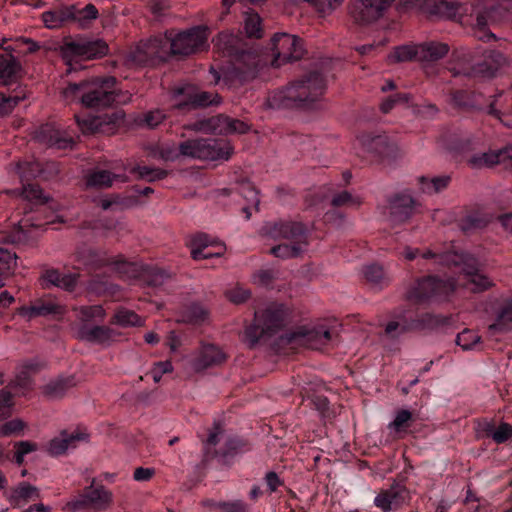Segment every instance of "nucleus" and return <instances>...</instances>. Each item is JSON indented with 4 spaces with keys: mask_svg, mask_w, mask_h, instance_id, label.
I'll list each match as a JSON object with an SVG mask.
<instances>
[{
    "mask_svg": "<svg viewBox=\"0 0 512 512\" xmlns=\"http://www.w3.org/2000/svg\"><path fill=\"white\" fill-rule=\"evenodd\" d=\"M83 43V60H93L106 56L109 52L108 44L102 39L86 40Z\"/></svg>",
    "mask_w": 512,
    "mask_h": 512,
    "instance_id": "nucleus-36",
    "label": "nucleus"
},
{
    "mask_svg": "<svg viewBox=\"0 0 512 512\" xmlns=\"http://www.w3.org/2000/svg\"><path fill=\"white\" fill-rule=\"evenodd\" d=\"M506 63L504 55L495 50L486 52L483 59L475 63L469 70L463 71L465 75L474 77H492Z\"/></svg>",
    "mask_w": 512,
    "mask_h": 512,
    "instance_id": "nucleus-20",
    "label": "nucleus"
},
{
    "mask_svg": "<svg viewBox=\"0 0 512 512\" xmlns=\"http://www.w3.org/2000/svg\"><path fill=\"white\" fill-rule=\"evenodd\" d=\"M237 191L255 211H258L260 202L258 198V191L251 181L247 179L237 181Z\"/></svg>",
    "mask_w": 512,
    "mask_h": 512,
    "instance_id": "nucleus-42",
    "label": "nucleus"
},
{
    "mask_svg": "<svg viewBox=\"0 0 512 512\" xmlns=\"http://www.w3.org/2000/svg\"><path fill=\"white\" fill-rule=\"evenodd\" d=\"M360 143L364 152H367L374 157H389L396 151V145L390 142L386 135H362Z\"/></svg>",
    "mask_w": 512,
    "mask_h": 512,
    "instance_id": "nucleus-23",
    "label": "nucleus"
},
{
    "mask_svg": "<svg viewBox=\"0 0 512 512\" xmlns=\"http://www.w3.org/2000/svg\"><path fill=\"white\" fill-rule=\"evenodd\" d=\"M435 8L441 16L462 22L463 12L465 11L463 5L452 1H440Z\"/></svg>",
    "mask_w": 512,
    "mask_h": 512,
    "instance_id": "nucleus-40",
    "label": "nucleus"
},
{
    "mask_svg": "<svg viewBox=\"0 0 512 512\" xmlns=\"http://www.w3.org/2000/svg\"><path fill=\"white\" fill-rule=\"evenodd\" d=\"M363 273L365 278L372 284L381 285L385 282L384 271L380 265H367L364 267Z\"/></svg>",
    "mask_w": 512,
    "mask_h": 512,
    "instance_id": "nucleus-60",
    "label": "nucleus"
},
{
    "mask_svg": "<svg viewBox=\"0 0 512 512\" xmlns=\"http://www.w3.org/2000/svg\"><path fill=\"white\" fill-rule=\"evenodd\" d=\"M189 247L194 260L220 257L223 253V245L203 233L191 237Z\"/></svg>",
    "mask_w": 512,
    "mask_h": 512,
    "instance_id": "nucleus-19",
    "label": "nucleus"
},
{
    "mask_svg": "<svg viewBox=\"0 0 512 512\" xmlns=\"http://www.w3.org/2000/svg\"><path fill=\"white\" fill-rule=\"evenodd\" d=\"M169 55L188 56L204 49L207 44V28L204 26L192 27L176 35L166 32Z\"/></svg>",
    "mask_w": 512,
    "mask_h": 512,
    "instance_id": "nucleus-8",
    "label": "nucleus"
},
{
    "mask_svg": "<svg viewBox=\"0 0 512 512\" xmlns=\"http://www.w3.org/2000/svg\"><path fill=\"white\" fill-rule=\"evenodd\" d=\"M42 279L46 286L53 285L65 290H72L76 285V277L73 274H61L55 269L45 271Z\"/></svg>",
    "mask_w": 512,
    "mask_h": 512,
    "instance_id": "nucleus-33",
    "label": "nucleus"
},
{
    "mask_svg": "<svg viewBox=\"0 0 512 512\" xmlns=\"http://www.w3.org/2000/svg\"><path fill=\"white\" fill-rule=\"evenodd\" d=\"M15 48L8 46L0 53V85H8L15 82L21 70V65L12 54Z\"/></svg>",
    "mask_w": 512,
    "mask_h": 512,
    "instance_id": "nucleus-25",
    "label": "nucleus"
},
{
    "mask_svg": "<svg viewBox=\"0 0 512 512\" xmlns=\"http://www.w3.org/2000/svg\"><path fill=\"white\" fill-rule=\"evenodd\" d=\"M484 11L479 12L476 18L475 35L479 40L491 38L494 35L486 31L489 23L500 21L509 11L512 0H483Z\"/></svg>",
    "mask_w": 512,
    "mask_h": 512,
    "instance_id": "nucleus-14",
    "label": "nucleus"
},
{
    "mask_svg": "<svg viewBox=\"0 0 512 512\" xmlns=\"http://www.w3.org/2000/svg\"><path fill=\"white\" fill-rule=\"evenodd\" d=\"M412 420V413L407 409H402L396 412L392 422L388 424V429L393 434H399L406 430Z\"/></svg>",
    "mask_w": 512,
    "mask_h": 512,
    "instance_id": "nucleus-48",
    "label": "nucleus"
},
{
    "mask_svg": "<svg viewBox=\"0 0 512 512\" xmlns=\"http://www.w3.org/2000/svg\"><path fill=\"white\" fill-rule=\"evenodd\" d=\"M221 101V98L218 94H212L210 92H199L194 94L190 98V104L193 107H205L211 104H219Z\"/></svg>",
    "mask_w": 512,
    "mask_h": 512,
    "instance_id": "nucleus-53",
    "label": "nucleus"
},
{
    "mask_svg": "<svg viewBox=\"0 0 512 512\" xmlns=\"http://www.w3.org/2000/svg\"><path fill=\"white\" fill-rule=\"evenodd\" d=\"M22 195L26 200L38 204H44L49 200V197L44 195L43 190L38 184L24 185Z\"/></svg>",
    "mask_w": 512,
    "mask_h": 512,
    "instance_id": "nucleus-51",
    "label": "nucleus"
},
{
    "mask_svg": "<svg viewBox=\"0 0 512 512\" xmlns=\"http://www.w3.org/2000/svg\"><path fill=\"white\" fill-rule=\"evenodd\" d=\"M362 203L359 197L353 196L348 191H342L338 194H335L331 199V205L333 207H342V206H360Z\"/></svg>",
    "mask_w": 512,
    "mask_h": 512,
    "instance_id": "nucleus-57",
    "label": "nucleus"
},
{
    "mask_svg": "<svg viewBox=\"0 0 512 512\" xmlns=\"http://www.w3.org/2000/svg\"><path fill=\"white\" fill-rule=\"evenodd\" d=\"M419 45H403L396 47L389 55V59L394 62H405L410 60L420 61Z\"/></svg>",
    "mask_w": 512,
    "mask_h": 512,
    "instance_id": "nucleus-45",
    "label": "nucleus"
},
{
    "mask_svg": "<svg viewBox=\"0 0 512 512\" xmlns=\"http://www.w3.org/2000/svg\"><path fill=\"white\" fill-rule=\"evenodd\" d=\"M117 177V175L107 170L95 171L86 177V186L94 188L110 187Z\"/></svg>",
    "mask_w": 512,
    "mask_h": 512,
    "instance_id": "nucleus-41",
    "label": "nucleus"
},
{
    "mask_svg": "<svg viewBox=\"0 0 512 512\" xmlns=\"http://www.w3.org/2000/svg\"><path fill=\"white\" fill-rule=\"evenodd\" d=\"M447 265L462 267V284L472 292L487 290L493 285V281L478 269L477 260L466 253L448 252L445 256Z\"/></svg>",
    "mask_w": 512,
    "mask_h": 512,
    "instance_id": "nucleus-6",
    "label": "nucleus"
},
{
    "mask_svg": "<svg viewBox=\"0 0 512 512\" xmlns=\"http://www.w3.org/2000/svg\"><path fill=\"white\" fill-rule=\"evenodd\" d=\"M112 501V493L103 486L89 489L85 493L68 501L63 506L65 512H78L92 507L96 509L106 508Z\"/></svg>",
    "mask_w": 512,
    "mask_h": 512,
    "instance_id": "nucleus-15",
    "label": "nucleus"
},
{
    "mask_svg": "<svg viewBox=\"0 0 512 512\" xmlns=\"http://www.w3.org/2000/svg\"><path fill=\"white\" fill-rule=\"evenodd\" d=\"M449 52V46L441 42H426L419 45L421 62L437 61L445 57Z\"/></svg>",
    "mask_w": 512,
    "mask_h": 512,
    "instance_id": "nucleus-32",
    "label": "nucleus"
},
{
    "mask_svg": "<svg viewBox=\"0 0 512 512\" xmlns=\"http://www.w3.org/2000/svg\"><path fill=\"white\" fill-rule=\"evenodd\" d=\"M408 499V491L400 484H394L382 490L374 499V505L383 512L398 509Z\"/></svg>",
    "mask_w": 512,
    "mask_h": 512,
    "instance_id": "nucleus-21",
    "label": "nucleus"
},
{
    "mask_svg": "<svg viewBox=\"0 0 512 512\" xmlns=\"http://www.w3.org/2000/svg\"><path fill=\"white\" fill-rule=\"evenodd\" d=\"M77 317L82 321L102 319L105 315L103 308L99 305L82 306L75 309Z\"/></svg>",
    "mask_w": 512,
    "mask_h": 512,
    "instance_id": "nucleus-52",
    "label": "nucleus"
},
{
    "mask_svg": "<svg viewBox=\"0 0 512 512\" xmlns=\"http://www.w3.org/2000/svg\"><path fill=\"white\" fill-rule=\"evenodd\" d=\"M325 89L324 76L310 72L273 91L267 98V105L272 109H309L321 99Z\"/></svg>",
    "mask_w": 512,
    "mask_h": 512,
    "instance_id": "nucleus-2",
    "label": "nucleus"
},
{
    "mask_svg": "<svg viewBox=\"0 0 512 512\" xmlns=\"http://www.w3.org/2000/svg\"><path fill=\"white\" fill-rule=\"evenodd\" d=\"M181 156L200 160H228L232 153V146L223 140L217 139H189L179 144Z\"/></svg>",
    "mask_w": 512,
    "mask_h": 512,
    "instance_id": "nucleus-5",
    "label": "nucleus"
},
{
    "mask_svg": "<svg viewBox=\"0 0 512 512\" xmlns=\"http://www.w3.org/2000/svg\"><path fill=\"white\" fill-rule=\"evenodd\" d=\"M288 317V310L282 304H271L263 311L255 313L254 323L245 330V338L253 346L265 336L282 328Z\"/></svg>",
    "mask_w": 512,
    "mask_h": 512,
    "instance_id": "nucleus-4",
    "label": "nucleus"
},
{
    "mask_svg": "<svg viewBox=\"0 0 512 512\" xmlns=\"http://www.w3.org/2000/svg\"><path fill=\"white\" fill-rule=\"evenodd\" d=\"M79 336L81 339L89 342L107 344L112 340L113 332L111 329L103 326L83 327L79 331Z\"/></svg>",
    "mask_w": 512,
    "mask_h": 512,
    "instance_id": "nucleus-34",
    "label": "nucleus"
},
{
    "mask_svg": "<svg viewBox=\"0 0 512 512\" xmlns=\"http://www.w3.org/2000/svg\"><path fill=\"white\" fill-rule=\"evenodd\" d=\"M450 181H451V178H450V176H447V175L433 177L431 179H429L425 176H420L418 178V182L420 184V190L422 193H426V194L439 193L440 191L447 188Z\"/></svg>",
    "mask_w": 512,
    "mask_h": 512,
    "instance_id": "nucleus-37",
    "label": "nucleus"
},
{
    "mask_svg": "<svg viewBox=\"0 0 512 512\" xmlns=\"http://www.w3.org/2000/svg\"><path fill=\"white\" fill-rule=\"evenodd\" d=\"M73 6V18L72 21L77 22L80 27L84 28L89 25L92 20L98 18V10L94 4H87L82 9H77L75 5Z\"/></svg>",
    "mask_w": 512,
    "mask_h": 512,
    "instance_id": "nucleus-43",
    "label": "nucleus"
},
{
    "mask_svg": "<svg viewBox=\"0 0 512 512\" xmlns=\"http://www.w3.org/2000/svg\"><path fill=\"white\" fill-rule=\"evenodd\" d=\"M59 55L65 64L71 66L73 62L83 60V43L82 39L73 40L72 38H64L63 43L58 48Z\"/></svg>",
    "mask_w": 512,
    "mask_h": 512,
    "instance_id": "nucleus-31",
    "label": "nucleus"
},
{
    "mask_svg": "<svg viewBox=\"0 0 512 512\" xmlns=\"http://www.w3.org/2000/svg\"><path fill=\"white\" fill-rule=\"evenodd\" d=\"M451 102L457 109L465 112L481 108V94L472 91L456 90L451 92Z\"/></svg>",
    "mask_w": 512,
    "mask_h": 512,
    "instance_id": "nucleus-29",
    "label": "nucleus"
},
{
    "mask_svg": "<svg viewBox=\"0 0 512 512\" xmlns=\"http://www.w3.org/2000/svg\"><path fill=\"white\" fill-rule=\"evenodd\" d=\"M207 318L208 312L203 306L191 304L185 308L180 321L191 324H201L205 322Z\"/></svg>",
    "mask_w": 512,
    "mask_h": 512,
    "instance_id": "nucleus-44",
    "label": "nucleus"
},
{
    "mask_svg": "<svg viewBox=\"0 0 512 512\" xmlns=\"http://www.w3.org/2000/svg\"><path fill=\"white\" fill-rule=\"evenodd\" d=\"M26 424L21 419H13L0 425V437L21 435Z\"/></svg>",
    "mask_w": 512,
    "mask_h": 512,
    "instance_id": "nucleus-61",
    "label": "nucleus"
},
{
    "mask_svg": "<svg viewBox=\"0 0 512 512\" xmlns=\"http://www.w3.org/2000/svg\"><path fill=\"white\" fill-rule=\"evenodd\" d=\"M457 286L458 284L453 280L442 281L429 276L416 281L408 290L406 297L416 304L441 301L447 299L449 294L456 290Z\"/></svg>",
    "mask_w": 512,
    "mask_h": 512,
    "instance_id": "nucleus-7",
    "label": "nucleus"
},
{
    "mask_svg": "<svg viewBox=\"0 0 512 512\" xmlns=\"http://www.w3.org/2000/svg\"><path fill=\"white\" fill-rule=\"evenodd\" d=\"M32 139L41 145L57 149H66L74 143L72 137L57 128L53 123H46L38 127L32 133Z\"/></svg>",
    "mask_w": 512,
    "mask_h": 512,
    "instance_id": "nucleus-18",
    "label": "nucleus"
},
{
    "mask_svg": "<svg viewBox=\"0 0 512 512\" xmlns=\"http://www.w3.org/2000/svg\"><path fill=\"white\" fill-rule=\"evenodd\" d=\"M218 512H249V506L242 500L215 503Z\"/></svg>",
    "mask_w": 512,
    "mask_h": 512,
    "instance_id": "nucleus-63",
    "label": "nucleus"
},
{
    "mask_svg": "<svg viewBox=\"0 0 512 512\" xmlns=\"http://www.w3.org/2000/svg\"><path fill=\"white\" fill-rule=\"evenodd\" d=\"M395 0H355L350 15L357 23L368 24L377 21Z\"/></svg>",
    "mask_w": 512,
    "mask_h": 512,
    "instance_id": "nucleus-16",
    "label": "nucleus"
},
{
    "mask_svg": "<svg viewBox=\"0 0 512 512\" xmlns=\"http://www.w3.org/2000/svg\"><path fill=\"white\" fill-rule=\"evenodd\" d=\"M227 121L228 116L220 114L196 121L192 129L204 133L227 135Z\"/></svg>",
    "mask_w": 512,
    "mask_h": 512,
    "instance_id": "nucleus-30",
    "label": "nucleus"
},
{
    "mask_svg": "<svg viewBox=\"0 0 512 512\" xmlns=\"http://www.w3.org/2000/svg\"><path fill=\"white\" fill-rule=\"evenodd\" d=\"M87 438L88 436L84 433L62 431L58 436L49 441L47 451L52 456H59L71 449H75L80 441H85Z\"/></svg>",
    "mask_w": 512,
    "mask_h": 512,
    "instance_id": "nucleus-24",
    "label": "nucleus"
},
{
    "mask_svg": "<svg viewBox=\"0 0 512 512\" xmlns=\"http://www.w3.org/2000/svg\"><path fill=\"white\" fill-rule=\"evenodd\" d=\"M167 119L166 113L161 109H153L144 112L138 118V124L146 126L150 129L158 127Z\"/></svg>",
    "mask_w": 512,
    "mask_h": 512,
    "instance_id": "nucleus-46",
    "label": "nucleus"
},
{
    "mask_svg": "<svg viewBox=\"0 0 512 512\" xmlns=\"http://www.w3.org/2000/svg\"><path fill=\"white\" fill-rule=\"evenodd\" d=\"M69 101H78L88 109H104L117 99V79L114 76L93 77L79 83H69L62 90Z\"/></svg>",
    "mask_w": 512,
    "mask_h": 512,
    "instance_id": "nucleus-3",
    "label": "nucleus"
},
{
    "mask_svg": "<svg viewBox=\"0 0 512 512\" xmlns=\"http://www.w3.org/2000/svg\"><path fill=\"white\" fill-rule=\"evenodd\" d=\"M25 99V95H5L0 93V117L6 116L19 104L20 101Z\"/></svg>",
    "mask_w": 512,
    "mask_h": 512,
    "instance_id": "nucleus-55",
    "label": "nucleus"
},
{
    "mask_svg": "<svg viewBox=\"0 0 512 512\" xmlns=\"http://www.w3.org/2000/svg\"><path fill=\"white\" fill-rule=\"evenodd\" d=\"M305 226H272L273 234H283L290 243H283L271 249V254L279 258H292L298 256L307 245V231Z\"/></svg>",
    "mask_w": 512,
    "mask_h": 512,
    "instance_id": "nucleus-11",
    "label": "nucleus"
},
{
    "mask_svg": "<svg viewBox=\"0 0 512 512\" xmlns=\"http://www.w3.org/2000/svg\"><path fill=\"white\" fill-rule=\"evenodd\" d=\"M131 173L137 174L139 179H146L149 182L162 180L168 176V171L161 168H151L148 166H136L131 169Z\"/></svg>",
    "mask_w": 512,
    "mask_h": 512,
    "instance_id": "nucleus-47",
    "label": "nucleus"
},
{
    "mask_svg": "<svg viewBox=\"0 0 512 512\" xmlns=\"http://www.w3.org/2000/svg\"><path fill=\"white\" fill-rule=\"evenodd\" d=\"M467 162L473 168L491 167L496 164H505L512 167V146L474 155Z\"/></svg>",
    "mask_w": 512,
    "mask_h": 512,
    "instance_id": "nucleus-22",
    "label": "nucleus"
},
{
    "mask_svg": "<svg viewBox=\"0 0 512 512\" xmlns=\"http://www.w3.org/2000/svg\"><path fill=\"white\" fill-rule=\"evenodd\" d=\"M35 304L39 317L48 315H62L64 313V307L51 300H39L36 301Z\"/></svg>",
    "mask_w": 512,
    "mask_h": 512,
    "instance_id": "nucleus-54",
    "label": "nucleus"
},
{
    "mask_svg": "<svg viewBox=\"0 0 512 512\" xmlns=\"http://www.w3.org/2000/svg\"><path fill=\"white\" fill-rule=\"evenodd\" d=\"M489 114L498 118L506 126L512 127V119L507 122L502 120V116H510L512 114V85L494 96L493 101L489 105Z\"/></svg>",
    "mask_w": 512,
    "mask_h": 512,
    "instance_id": "nucleus-26",
    "label": "nucleus"
},
{
    "mask_svg": "<svg viewBox=\"0 0 512 512\" xmlns=\"http://www.w3.org/2000/svg\"><path fill=\"white\" fill-rule=\"evenodd\" d=\"M412 99V96L408 93H396L388 98H386L380 105V110L383 113L390 112L393 107L398 103H409Z\"/></svg>",
    "mask_w": 512,
    "mask_h": 512,
    "instance_id": "nucleus-62",
    "label": "nucleus"
},
{
    "mask_svg": "<svg viewBox=\"0 0 512 512\" xmlns=\"http://www.w3.org/2000/svg\"><path fill=\"white\" fill-rule=\"evenodd\" d=\"M244 30L248 38L260 39L263 37L262 19L258 13L254 11L245 13Z\"/></svg>",
    "mask_w": 512,
    "mask_h": 512,
    "instance_id": "nucleus-39",
    "label": "nucleus"
},
{
    "mask_svg": "<svg viewBox=\"0 0 512 512\" xmlns=\"http://www.w3.org/2000/svg\"><path fill=\"white\" fill-rule=\"evenodd\" d=\"M446 254L447 253L437 255V254L433 253L431 250H427L424 253H420L419 249L410 248V247L405 248V250L403 252L404 257L407 260H413V259L417 258L418 256H421L424 259L433 258L436 260L437 263L444 264V265H447V263L445 262V259L442 258V256H445Z\"/></svg>",
    "mask_w": 512,
    "mask_h": 512,
    "instance_id": "nucleus-58",
    "label": "nucleus"
},
{
    "mask_svg": "<svg viewBox=\"0 0 512 512\" xmlns=\"http://www.w3.org/2000/svg\"><path fill=\"white\" fill-rule=\"evenodd\" d=\"M114 321L123 327L141 326L143 324V320L136 313L128 309L118 310L114 315Z\"/></svg>",
    "mask_w": 512,
    "mask_h": 512,
    "instance_id": "nucleus-49",
    "label": "nucleus"
},
{
    "mask_svg": "<svg viewBox=\"0 0 512 512\" xmlns=\"http://www.w3.org/2000/svg\"><path fill=\"white\" fill-rule=\"evenodd\" d=\"M413 324L409 323L405 317H400L398 320L390 321L385 327V333L390 337H396L404 331L412 328Z\"/></svg>",
    "mask_w": 512,
    "mask_h": 512,
    "instance_id": "nucleus-59",
    "label": "nucleus"
},
{
    "mask_svg": "<svg viewBox=\"0 0 512 512\" xmlns=\"http://www.w3.org/2000/svg\"><path fill=\"white\" fill-rule=\"evenodd\" d=\"M273 60L271 65L279 67L284 63L302 58L304 49L301 40L287 33H277L271 39Z\"/></svg>",
    "mask_w": 512,
    "mask_h": 512,
    "instance_id": "nucleus-12",
    "label": "nucleus"
},
{
    "mask_svg": "<svg viewBox=\"0 0 512 512\" xmlns=\"http://www.w3.org/2000/svg\"><path fill=\"white\" fill-rule=\"evenodd\" d=\"M330 340V332L324 326L318 328L298 327L281 337L282 343L292 346H303L311 349H320Z\"/></svg>",
    "mask_w": 512,
    "mask_h": 512,
    "instance_id": "nucleus-13",
    "label": "nucleus"
},
{
    "mask_svg": "<svg viewBox=\"0 0 512 512\" xmlns=\"http://www.w3.org/2000/svg\"><path fill=\"white\" fill-rule=\"evenodd\" d=\"M125 112L122 109L99 116L80 117L75 115L78 127L83 134L113 135L125 123Z\"/></svg>",
    "mask_w": 512,
    "mask_h": 512,
    "instance_id": "nucleus-10",
    "label": "nucleus"
},
{
    "mask_svg": "<svg viewBox=\"0 0 512 512\" xmlns=\"http://www.w3.org/2000/svg\"><path fill=\"white\" fill-rule=\"evenodd\" d=\"M491 437L498 444L506 442L512 438V426L508 423L500 424L491 432Z\"/></svg>",
    "mask_w": 512,
    "mask_h": 512,
    "instance_id": "nucleus-64",
    "label": "nucleus"
},
{
    "mask_svg": "<svg viewBox=\"0 0 512 512\" xmlns=\"http://www.w3.org/2000/svg\"><path fill=\"white\" fill-rule=\"evenodd\" d=\"M138 204L136 196L111 195L109 198L100 200V207L103 210H112L114 212L131 208Z\"/></svg>",
    "mask_w": 512,
    "mask_h": 512,
    "instance_id": "nucleus-35",
    "label": "nucleus"
},
{
    "mask_svg": "<svg viewBox=\"0 0 512 512\" xmlns=\"http://www.w3.org/2000/svg\"><path fill=\"white\" fill-rule=\"evenodd\" d=\"M456 343L463 350H473L479 346L480 336L472 330L465 329L457 335Z\"/></svg>",
    "mask_w": 512,
    "mask_h": 512,
    "instance_id": "nucleus-50",
    "label": "nucleus"
},
{
    "mask_svg": "<svg viewBox=\"0 0 512 512\" xmlns=\"http://www.w3.org/2000/svg\"><path fill=\"white\" fill-rule=\"evenodd\" d=\"M73 16V6H61L44 12L42 14V21L45 27L57 29L72 21Z\"/></svg>",
    "mask_w": 512,
    "mask_h": 512,
    "instance_id": "nucleus-28",
    "label": "nucleus"
},
{
    "mask_svg": "<svg viewBox=\"0 0 512 512\" xmlns=\"http://www.w3.org/2000/svg\"><path fill=\"white\" fill-rule=\"evenodd\" d=\"M387 202L389 214L400 221H407L422 211V204L407 192L395 193Z\"/></svg>",
    "mask_w": 512,
    "mask_h": 512,
    "instance_id": "nucleus-17",
    "label": "nucleus"
},
{
    "mask_svg": "<svg viewBox=\"0 0 512 512\" xmlns=\"http://www.w3.org/2000/svg\"><path fill=\"white\" fill-rule=\"evenodd\" d=\"M169 56L168 41L165 37H153L140 41L127 54V61L137 66L155 65Z\"/></svg>",
    "mask_w": 512,
    "mask_h": 512,
    "instance_id": "nucleus-9",
    "label": "nucleus"
},
{
    "mask_svg": "<svg viewBox=\"0 0 512 512\" xmlns=\"http://www.w3.org/2000/svg\"><path fill=\"white\" fill-rule=\"evenodd\" d=\"M215 52L229 57L230 65L221 74L210 67L212 82L217 84L221 78L230 87L241 86L254 80L262 67L260 53L249 47L239 34L222 31L213 38Z\"/></svg>",
    "mask_w": 512,
    "mask_h": 512,
    "instance_id": "nucleus-1",
    "label": "nucleus"
},
{
    "mask_svg": "<svg viewBox=\"0 0 512 512\" xmlns=\"http://www.w3.org/2000/svg\"><path fill=\"white\" fill-rule=\"evenodd\" d=\"M225 359L226 355L219 347L212 344L204 345L194 360V367L197 370L206 369L221 364Z\"/></svg>",
    "mask_w": 512,
    "mask_h": 512,
    "instance_id": "nucleus-27",
    "label": "nucleus"
},
{
    "mask_svg": "<svg viewBox=\"0 0 512 512\" xmlns=\"http://www.w3.org/2000/svg\"><path fill=\"white\" fill-rule=\"evenodd\" d=\"M17 265V255L7 249L0 248V274L12 272Z\"/></svg>",
    "mask_w": 512,
    "mask_h": 512,
    "instance_id": "nucleus-56",
    "label": "nucleus"
},
{
    "mask_svg": "<svg viewBox=\"0 0 512 512\" xmlns=\"http://www.w3.org/2000/svg\"><path fill=\"white\" fill-rule=\"evenodd\" d=\"M510 330H512V300L498 314L495 323L489 326L491 334L508 332Z\"/></svg>",
    "mask_w": 512,
    "mask_h": 512,
    "instance_id": "nucleus-38",
    "label": "nucleus"
}]
</instances>
